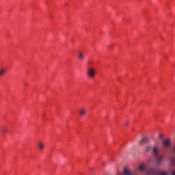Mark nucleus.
Segmentation results:
<instances>
[{
	"label": "nucleus",
	"instance_id": "1",
	"mask_svg": "<svg viewBox=\"0 0 175 175\" xmlns=\"http://www.w3.org/2000/svg\"><path fill=\"white\" fill-rule=\"evenodd\" d=\"M137 170L139 173H147L148 174L152 175H169V172L165 170L159 171L157 169L150 167H148V164L146 163H141L138 166Z\"/></svg>",
	"mask_w": 175,
	"mask_h": 175
},
{
	"label": "nucleus",
	"instance_id": "2",
	"mask_svg": "<svg viewBox=\"0 0 175 175\" xmlns=\"http://www.w3.org/2000/svg\"><path fill=\"white\" fill-rule=\"evenodd\" d=\"M158 152H159V149L158 146H154L152 148V153L154 154L156 158V163L157 165H161L163 162V156H158Z\"/></svg>",
	"mask_w": 175,
	"mask_h": 175
},
{
	"label": "nucleus",
	"instance_id": "3",
	"mask_svg": "<svg viewBox=\"0 0 175 175\" xmlns=\"http://www.w3.org/2000/svg\"><path fill=\"white\" fill-rule=\"evenodd\" d=\"M139 172V171L137 172H132L131 171V170L128 167H124V170H123V174H122L121 175H138L137 173Z\"/></svg>",
	"mask_w": 175,
	"mask_h": 175
},
{
	"label": "nucleus",
	"instance_id": "4",
	"mask_svg": "<svg viewBox=\"0 0 175 175\" xmlns=\"http://www.w3.org/2000/svg\"><path fill=\"white\" fill-rule=\"evenodd\" d=\"M95 75H96V71L95 68L91 67L88 70V75L90 77V79H94L95 77Z\"/></svg>",
	"mask_w": 175,
	"mask_h": 175
},
{
	"label": "nucleus",
	"instance_id": "5",
	"mask_svg": "<svg viewBox=\"0 0 175 175\" xmlns=\"http://www.w3.org/2000/svg\"><path fill=\"white\" fill-rule=\"evenodd\" d=\"M170 161L171 162V165H174L175 163V146L173 147L171 155L170 156Z\"/></svg>",
	"mask_w": 175,
	"mask_h": 175
},
{
	"label": "nucleus",
	"instance_id": "6",
	"mask_svg": "<svg viewBox=\"0 0 175 175\" xmlns=\"http://www.w3.org/2000/svg\"><path fill=\"white\" fill-rule=\"evenodd\" d=\"M150 142V139L147 137H143L141 140L139 142V144L143 145V144H147V143Z\"/></svg>",
	"mask_w": 175,
	"mask_h": 175
},
{
	"label": "nucleus",
	"instance_id": "7",
	"mask_svg": "<svg viewBox=\"0 0 175 175\" xmlns=\"http://www.w3.org/2000/svg\"><path fill=\"white\" fill-rule=\"evenodd\" d=\"M38 148L40 151H43L44 149V143L43 142H39L38 143Z\"/></svg>",
	"mask_w": 175,
	"mask_h": 175
},
{
	"label": "nucleus",
	"instance_id": "8",
	"mask_svg": "<svg viewBox=\"0 0 175 175\" xmlns=\"http://www.w3.org/2000/svg\"><path fill=\"white\" fill-rule=\"evenodd\" d=\"M7 70L6 68L3 67L0 68V77H3V76H5V74L6 73Z\"/></svg>",
	"mask_w": 175,
	"mask_h": 175
},
{
	"label": "nucleus",
	"instance_id": "9",
	"mask_svg": "<svg viewBox=\"0 0 175 175\" xmlns=\"http://www.w3.org/2000/svg\"><path fill=\"white\" fill-rule=\"evenodd\" d=\"M163 146L165 148H167L170 146V139H166V140L163 141Z\"/></svg>",
	"mask_w": 175,
	"mask_h": 175
},
{
	"label": "nucleus",
	"instance_id": "10",
	"mask_svg": "<svg viewBox=\"0 0 175 175\" xmlns=\"http://www.w3.org/2000/svg\"><path fill=\"white\" fill-rule=\"evenodd\" d=\"M78 58L79 61H83L84 59V54L83 52L78 53Z\"/></svg>",
	"mask_w": 175,
	"mask_h": 175
},
{
	"label": "nucleus",
	"instance_id": "11",
	"mask_svg": "<svg viewBox=\"0 0 175 175\" xmlns=\"http://www.w3.org/2000/svg\"><path fill=\"white\" fill-rule=\"evenodd\" d=\"M79 114L81 116H85V111L84 110V109H82L79 111Z\"/></svg>",
	"mask_w": 175,
	"mask_h": 175
},
{
	"label": "nucleus",
	"instance_id": "12",
	"mask_svg": "<svg viewBox=\"0 0 175 175\" xmlns=\"http://www.w3.org/2000/svg\"><path fill=\"white\" fill-rule=\"evenodd\" d=\"M1 131H2L3 133H6V132H8V128H6V127H3V128L1 129Z\"/></svg>",
	"mask_w": 175,
	"mask_h": 175
},
{
	"label": "nucleus",
	"instance_id": "13",
	"mask_svg": "<svg viewBox=\"0 0 175 175\" xmlns=\"http://www.w3.org/2000/svg\"><path fill=\"white\" fill-rule=\"evenodd\" d=\"M152 148L151 146H147L146 148H145V150L146 151H150V150H152Z\"/></svg>",
	"mask_w": 175,
	"mask_h": 175
},
{
	"label": "nucleus",
	"instance_id": "14",
	"mask_svg": "<svg viewBox=\"0 0 175 175\" xmlns=\"http://www.w3.org/2000/svg\"><path fill=\"white\" fill-rule=\"evenodd\" d=\"M171 175H175V170H174V171H172V172L171 173Z\"/></svg>",
	"mask_w": 175,
	"mask_h": 175
},
{
	"label": "nucleus",
	"instance_id": "15",
	"mask_svg": "<svg viewBox=\"0 0 175 175\" xmlns=\"http://www.w3.org/2000/svg\"><path fill=\"white\" fill-rule=\"evenodd\" d=\"M128 124H129V122L128 121H126L125 124L128 125Z\"/></svg>",
	"mask_w": 175,
	"mask_h": 175
},
{
	"label": "nucleus",
	"instance_id": "16",
	"mask_svg": "<svg viewBox=\"0 0 175 175\" xmlns=\"http://www.w3.org/2000/svg\"><path fill=\"white\" fill-rule=\"evenodd\" d=\"M162 137H162V135H159V138H160V139H162Z\"/></svg>",
	"mask_w": 175,
	"mask_h": 175
}]
</instances>
